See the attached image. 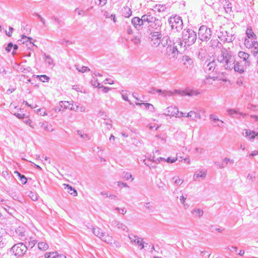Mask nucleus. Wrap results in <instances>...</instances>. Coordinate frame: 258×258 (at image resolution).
<instances>
[{
    "mask_svg": "<svg viewBox=\"0 0 258 258\" xmlns=\"http://www.w3.org/2000/svg\"><path fill=\"white\" fill-rule=\"evenodd\" d=\"M206 175V170L202 169L201 171H196L194 174V177H205Z\"/></svg>",
    "mask_w": 258,
    "mask_h": 258,
    "instance_id": "35",
    "label": "nucleus"
},
{
    "mask_svg": "<svg viewBox=\"0 0 258 258\" xmlns=\"http://www.w3.org/2000/svg\"><path fill=\"white\" fill-rule=\"evenodd\" d=\"M234 69L235 72L239 74H243L244 72V67L243 65L241 64V62L235 60L234 63L232 65V69Z\"/></svg>",
    "mask_w": 258,
    "mask_h": 258,
    "instance_id": "18",
    "label": "nucleus"
},
{
    "mask_svg": "<svg viewBox=\"0 0 258 258\" xmlns=\"http://www.w3.org/2000/svg\"><path fill=\"white\" fill-rule=\"evenodd\" d=\"M63 186H64V188L66 189L70 195H73L74 196H77V191L74 187L67 184H63Z\"/></svg>",
    "mask_w": 258,
    "mask_h": 258,
    "instance_id": "27",
    "label": "nucleus"
},
{
    "mask_svg": "<svg viewBox=\"0 0 258 258\" xmlns=\"http://www.w3.org/2000/svg\"><path fill=\"white\" fill-rule=\"evenodd\" d=\"M251 53L254 56H256L258 54V46H253L252 48Z\"/></svg>",
    "mask_w": 258,
    "mask_h": 258,
    "instance_id": "55",
    "label": "nucleus"
},
{
    "mask_svg": "<svg viewBox=\"0 0 258 258\" xmlns=\"http://www.w3.org/2000/svg\"><path fill=\"white\" fill-rule=\"evenodd\" d=\"M182 60L184 61V63L187 62L189 65L193 63L192 59L190 58V57L187 55H184L183 56Z\"/></svg>",
    "mask_w": 258,
    "mask_h": 258,
    "instance_id": "44",
    "label": "nucleus"
},
{
    "mask_svg": "<svg viewBox=\"0 0 258 258\" xmlns=\"http://www.w3.org/2000/svg\"><path fill=\"white\" fill-rule=\"evenodd\" d=\"M58 43L61 45L67 46L69 44H71V42L66 39H61L58 41Z\"/></svg>",
    "mask_w": 258,
    "mask_h": 258,
    "instance_id": "49",
    "label": "nucleus"
},
{
    "mask_svg": "<svg viewBox=\"0 0 258 258\" xmlns=\"http://www.w3.org/2000/svg\"><path fill=\"white\" fill-rule=\"evenodd\" d=\"M168 22L172 30H175L177 32H180L183 28V21L181 17L175 15L169 18Z\"/></svg>",
    "mask_w": 258,
    "mask_h": 258,
    "instance_id": "4",
    "label": "nucleus"
},
{
    "mask_svg": "<svg viewBox=\"0 0 258 258\" xmlns=\"http://www.w3.org/2000/svg\"><path fill=\"white\" fill-rule=\"evenodd\" d=\"M228 114L232 117L239 118L241 116H244L246 115L245 113L238 112L237 110L234 109H228L227 110Z\"/></svg>",
    "mask_w": 258,
    "mask_h": 258,
    "instance_id": "19",
    "label": "nucleus"
},
{
    "mask_svg": "<svg viewBox=\"0 0 258 258\" xmlns=\"http://www.w3.org/2000/svg\"><path fill=\"white\" fill-rule=\"evenodd\" d=\"M129 238L132 242H134L136 245L140 246L141 249H143L144 248L145 246L144 244V242L142 241V240H140L141 238H140L138 236L133 235L132 236H129Z\"/></svg>",
    "mask_w": 258,
    "mask_h": 258,
    "instance_id": "20",
    "label": "nucleus"
},
{
    "mask_svg": "<svg viewBox=\"0 0 258 258\" xmlns=\"http://www.w3.org/2000/svg\"><path fill=\"white\" fill-rule=\"evenodd\" d=\"M121 177H132V175L131 173L128 172L123 171L122 173Z\"/></svg>",
    "mask_w": 258,
    "mask_h": 258,
    "instance_id": "62",
    "label": "nucleus"
},
{
    "mask_svg": "<svg viewBox=\"0 0 258 258\" xmlns=\"http://www.w3.org/2000/svg\"><path fill=\"white\" fill-rule=\"evenodd\" d=\"M28 25L25 23H22L21 24V28L26 31V33L28 34L30 32L31 29L27 27Z\"/></svg>",
    "mask_w": 258,
    "mask_h": 258,
    "instance_id": "48",
    "label": "nucleus"
},
{
    "mask_svg": "<svg viewBox=\"0 0 258 258\" xmlns=\"http://www.w3.org/2000/svg\"><path fill=\"white\" fill-rule=\"evenodd\" d=\"M156 92L159 93V94H162L164 96H171L173 95L174 94H181V92L180 90H175L174 92L169 91H163L161 89H156Z\"/></svg>",
    "mask_w": 258,
    "mask_h": 258,
    "instance_id": "17",
    "label": "nucleus"
},
{
    "mask_svg": "<svg viewBox=\"0 0 258 258\" xmlns=\"http://www.w3.org/2000/svg\"><path fill=\"white\" fill-rule=\"evenodd\" d=\"M60 104L63 105L64 109H70L71 110L77 111L78 109V105L73 101H60Z\"/></svg>",
    "mask_w": 258,
    "mask_h": 258,
    "instance_id": "10",
    "label": "nucleus"
},
{
    "mask_svg": "<svg viewBox=\"0 0 258 258\" xmlns=\"http://www.w3.org/2000/svg\"><path fill=\"white\" fill-rule=\"evenodd\" d=\"M102 237L100 239L104 241L105 242L108 244H112L113 241V237L111 236H110L108 234L103 232V234H102Z\"/></svg>",
    "mask_w": 258,
    "mask_h": 258,
    "instance_id": "29",
    "label": "nucleus"
},
{
    "mask_svg": "<svg viewBox=\"0 0 258 258\" xmlns=\"http://www.w3.org/2000/svg\"><path fill=\"white\" fill-rule=\"evenodd\" d=\"M177 160V158H172L170 157H168L166 159V162L169 163H172L175 162Z\"/></svg>",
    "mask_w": 258,
    "mask_h": 258,
    "instance_id": "63",
    "label": "nucleus"
},
{
    "mask_svg": "<svg viewBox=\"0 0 258 258\" xmlns=\"http://www.w3.org/2000/svg\"><path fill=\"white\" fill-rule=\"evenodd\" d=\"M50 18L51 20L56 22L58 25H60L61 23L62 22V21L58 17L55 16H52Z\"/></svg>",
    "mask_w": 258,
    "mask_h": 258,
    "instance_id": "64",
    "label": "nucleus"
},
{
    "mask_svg": "<svg viewBox=\"0 0 258 258\" xmlns=\"http://www.w3.org/2000/svg\"><path fill=\"white\" fill-rule=\"evenodd\" d=\"M244 135V133H243ZM245 136L249 139L253 140L257 135L254 131H251L250 130H246L244 133Z\"/></svg>",
    "mask_w": 258,
    "mask_h": 258,
    "instance_id": "30",
    "label": "nucleus"
},
{
    "mask_svg": "<svg viewBox=\"0 0 258 258\" xmlns=\"http://www.w3.org/2000/svg\"><path fill=\"white\" fill-rule=\"evenodd\" d=\"M145 207L150 212H154V209L153 207L151 206V203L150 202H147L145 204Z\"/></svg>",
    "mask_w": 258,
    "mask_h": 258,
    "instance_id": "51",
    "label": "nucleus"
},
{
    "mask_svg": "<svg viewBox=\"0 0 258 258\" xmlns=\"http://www.w3.org/2000/svg\"><path fill=\"white\" fill-rule=\"evenodd\" d=\"M245 34L246 37L244 39H248V40L250 39H255L257 38V37L255 33L253 32L251 26L247 27Z\"/></svg>",
    "mask_w": 258,
    "mask_h": 258,
    "instance_id": "22",
    "label": "nucleus"
},
{
    "mask_svg": "<svg viewBox=\"0 0 258 258\" xmlns=\"http://www.w3.org/2000/svg\"><path fill=\"white\" fill-rule=\"evenodd\" d=\"M244 45L248 49L252 48L253 46H258V42L257 38L255 39H244Z\"/></svg>",
    "mask_w": 258,
    "mask_h": 258,
    "instance_id": "21",
    "label": "nucleus"
},
{
    "mask_svg": "<svg viewBox=\"0 0 258 258\" xmlns=\"http://www.w3.org/2000/svg\"><path fill=\"white\" fill-rule=\"evenodd\" d=\"M151 158H152V159L150 158L149 160H144L143 162L144 164L150 168H155V166L153 164L155 163L152 160V157H151Z\"/></svg>",
    "mask_w": 258,
    "mask_h": 258,
    "instance_id": "37",
    "label": "nucleus"
},
{
    "mask_svg": "<svg viewBox=\"0 0 258 258\" xmlns=\"http://www.w3.org/2000/svg\"><path fill=\"white\" fill-rule=\"evenodd\" d=\"M98 3L97 2H96V4L97 5H98V6H100L101 7L105 6L107 2V0H98Z\"/></svg>",
    "mask_w": 258,
    "mask_h": 258,
    "instance_id": "58",
    "label": "nucleus"
},
{
    "mask_svg": "<svg viewBox=\"0 0 258 258\" xmlns=\"http://www.w3.org/2000/svg\"><path fill=\"white\" fill-rule=\"evenodd\" d=\"M162 25V23L160 20L155 17V20H153L148 25L149 30L151 31L150 28L154 30H159Z\"/></svg>",
    "mask_w": 258,
    "mask_h": 258,
    "instance_id": "12",
    "label": "nucleus"
},
{
    "mask_svg": "<svg viewBox=\"0 0 258 258\" xmlns=\"http://www.w3.org/2000/svg\"><path fill=\"white\" fill-rule=\"evenodd\" d=\"M169 40V37L167 36H164L163 38H161V42L160 43L163 47H165L167 45L168 46V42Z\"/></svg>",
    "mask_w": 258,
    "mask_h": 258,
    "instance_id": "40",
    "label": "nucleus"
},
{
    "mask_svg": "<svg viewBox=\"0 0 258 258\" xmlns=\"http://www.w3.org/2000/svg\"><path fill=\"white\" fill-rule=\"evenodd\" d=\"M136 105L137 106H140L142 107L143 106L145 107V109L147 110H149L151 112H153L154 111V106L150 103H140V102H136Z\"/></svg>",
    "mask_w": 258,
    "mask_h": 258,
    "instance_id": "25",
    "label": "nucleus"
},
{
    "mask_svg": "<svg viewBox=\"0 0 258 258\" xmlns=\"http://www.w3.org/2000/svg\"><path fill=\"white\" fill-rule=\"evenodd\" d=\"M191 213L193 214H195V216H197L198 217H201L203 215V211L200 209H194Z\"/></svg>",
    "mask_w": 258,
    "mask_h": 258,
    "instance_id": "39",
    "label": "nucleus"
},
{
    "mask_svg": "<svg viewBox=\"0 0 258 258\" xmlns=\"http://www.w3.org/2000/svg\"><path fill=\"white\" fill-rule=\"evenodd\" d=\"M93 234L99 237V238H102V234H103V230L98 227H93L92 229Z\"/></svg>",
    "mask_w": 258,
    "mask_h": 258,
    "instance_id": "32",
    "label": "nucleus"
},
{
    "mask_svg": "<svg viewBox=\"0 0 258 258\" xmlns=\"http://www.w3.org/2000/svg\"><path fill=\"white\" fill-rule=\"evenodd\" d=\"M111 225L123 231L127 232L128 230L127 227L125 224L117 220H113L111 223Z\"/></svg>",
    "mask_w": 258,
    "mask_h": 258,
    "instance_id": "14",
    "label": "nucleus"
},
{
    "mask_svg": "<svg viewBox=\"0 0 258 258\" xmlns=\"http://www.w3.org/2000/svg\"><path fill=\"white\" fill-rule=\"evenodd\" d=\"M218 36V38L224 42H231L235 38L233 35L230 34L227 31L223 30L219 33Z\"/></svg>",
    "mask_w": 258,
    "mask_h": 258,
    "instance_id": "7",
    "label": "nucleus"
},
{
    "mask_svg": "<svg viewBox=\"0 0 258 258\" xmlns=\"http://www.w3.org/2000/svg\"><path fill=\"white\" fill-rule=\"evenodd\" d=\"M29 69H30V68L26 69V68H24L22 66H21L20 64L19 65L18 69H19V71L21 72L27 73V72H29Z\"/></svg>",
    "mask_w": 258,
    "mask_h": 258,
    "instance_id": "60",
    "label": "nucleus"
},
{
    "mask_svg": "<svg viewBox=\"0 0 258 258\" xmlns=\"http://www.w3.org/2000/svg\"><path fill=\"white\" fill-rule=\"evenodd\" d=\"M217 61L224 69L232 70V65L235 62V57L229 48L222 47L220 54L217 56Z\"/></svg>",
    "mask_w": 258,
    "mask_h": 258,
    "instance_id": "1",
    "label": "nucleus"
},
{
    "mask_svg": "<svg viewBox=\"0 0 258 258\" xmlns=\"http://www.w3.org/2000/svg\"><path fill=\"white\" fill-rule=\"evenodd\" d=\"M90 83L94 87L99 88L100 86V83L98 82V80L94 78L93 79H92Z\"/></svg>",
    "mask_w": 258,
    "mask_h": 258,
    "instance_id": "45",
    "label": "nucleus"
},
{
    "mask_svg": "<svg viewBox=\"0 0 258 258\" xmlns=\"http://www.w3.org/2000/svg\"><path fill=\"white\" fill-rule=\"evenodd\" d=\"M36 242H37V241L36 240L32 239L31 238L30 240L28 242V245L27 246L28 248L29 247L31 248H32L35 245Z\"/></svg>",
    "mask_w": 258,
    "mask_h": 258,
    "instance_id": "56",
    "label": "nucleus"
},
{
    "mask_svg": "<svg viewBox=\"0 0 258 258\" xmlns=\"http://www.w3.org/2000/svg\"><path fill=\"white\" fill-rule=\"evenodd\" d=\"M102 237L100 239L104 241L105 242L108 244H112L113 241V237L111 236H110L108 234L103 232V234H102Z\"/></svg>",
    "mask_w": 258,
    "mask_h": 258,
    "instance_id": "28",
    "label": "nucleus"
},
{
    "mask_svg": "<svg viewBox=\"0 0 258 258\" xmlns=\"http://www.w3.org/2000/svg\"><path fill=\"white\" fill-rule=\"evenodd\" d=\"M114 210L118 211L122 215H124L126 213V210L124 208L120 209L118 207H116L114 209Z\"/></svg>",
    "mask_w": 258,
    "mask_h": 258,
    "instance_id": "59",
    "label": "nucleus"
},
{
    "mask_svg": "<svg viewBox=\"0 0 258 258\" xmlns=\"http://www.w3.org/2000/svg\"><path fill=\"white\" fill-rule=\"evenodd\" d=\"M178 51L176 46L168 45L166 48V54L170 59L176 58Z\"/></svg>",
    "mask_w": 258,
    "mask_h": 258,
    "instance_id": "9",
    "label": "nucleus"
},
{
    "mask_svg": "<svg viewBox=\"0 0 258 258\" xmlns=\"http://www.w3.org/2000/svg\"><path fill=\"white\" fill-rule=\"evenodd\" d=\"M28 249L27 246L23 242H19L14 244L11 248L10 252L15 256L20 257L23 256Z\"/></svg>",
    "mask_w": 258,
    "mask_h": 258,
    "instance_id": "5",
    "label": "nucleus"
},
{
    "mask_svg": "<svg viewBox=\"0 0 258 258\" xmlns=\"http://www.w3.org/2000/svg\"><path fill=\"white\" fill-rule=\"evenodd\" d=\"M195 113L196 112L194 111H190V112L187 113L186 116L188 118H190L191 120H194L196 119Z\"/></svg>",
    "mask_w": 258,
    "mask_h": 258,
    "instance_id": "47",
    "label": "nucleus"
},
{
    "mask_svg": "<svg viewBox=\"0 0 258 258\" xmlns=\"http://www.w3.org/2000/svg\"><path fill=\"white\" fill-rule=\"evenodd\" d=\"M15 233L20 240H24L26 239V231L24 227L19 226L15 230Z\"/></svg>",
    "mask_w": 258,
    "mask_h": 258,
    "instance_id": "13",
    "label": "nucleus"
},
{
    "mask_svg": "<svg viewBox=\"0 0 258 258\" xmlns=\"http://www.w3.org/2000/svg\"><path fill=\"white\" fill-rule=\"evenodd\" d=\"M140 18L138 17H135L132 19V24L134 27L137 30H139V24Z\"/></svg>",
    "mask_w": 258,
    "mask_h": 258,
    "instance_id": "33",
    "label": "nucleus"
},
{
    "mask_svg": "<svg viewBox=\"0 0 258 258\" xmlns=\"http://www.w3.org/2000/svg\"><path fill=\"white\" fill-rule=\"evenodd\" d=\"M183 180L182 179V178H178V179H176L173 182L174 183V184L175 185L178 186V185H181L183 183Z\"/></svg>",
    "mask_w": 258,
    "mask_h": 258,
    "instance_id": "57",
    "label": "nucleus"
},
{
    "mask_svg": "<svg viewBox=\"0 0 258 258\" xmlns=\"http://www.w3.org/2000/svg\"><path fill=\"white\" fill-rule=\"evenodd\" d=\"M22 39L23 40V41L22 43L23 44L26 43V45L29 49H32V47L36 46L32 42V38L31 37H27L25 35H22Z\"/></svg>",
    "mask_w": 258,
    "mask_h": 258,
    "instance_id": "16",
    "label": "nucleus"
},
{
    "mask_svg": "<svg viewBox=\"0 0 258 258\" xmlns=\"http://www.w3.org/2000/svg\"><path fill=\"white\" fill-rule=\"evenodd\" d=\"M75 12H78V15L83 17L86 16V11L83 10H79V8H76L75 10Z\"/></svg>",
    "mask_w": 258,
    "mask_h": 258,
    "instance_id": "50",
    "label": "nucleus"
},
{
    "mask_svg": "<svg viewBox=\"0 0 258 258\" xmlns=\"http://www.w3.org/2000/svg\"><path fill=\"white\" fill-rule=\"evenodd\" d=\"M7 241L6 238H4L2 236L0 237V248H3L6 244Z\"/></svg>",
    "mask_w": 258,
    "mask_h": 258,
    "instance_id": "53",
    "label": "nucleus"
},
{
    "mask_svg": "<svg viewBox=\"0 0 258 258\" xmlns=\"http://www.w3.org/2000/svg\"><path fill=\"white\" fill-rule=\"evenodd\" d=\"M44 56L45 61L46 63H48L49 65H51L53 64V59L49 55H47L45 54Z\"/></svg>",
    "mask_w": 258,
    "mask_h": 258,
    "instance_id": "46",
    "label": "nucleus"
},
{
    "mask_svg": "<svg viewBox=\"0 0 258 258\" xmlns=\"http://www.w3.org/2000/svg\"><path fill=\"white\" fill-rule=\"evenodd\" d=\"M181 94H180V95L181 96H183L185 94V93H184V91H181ZM199 94V92H198L197 91H195V90H190L189 91H188L186 94V95H188V96H194V95H197L198 94Z\"/></svg>",
    "mask_w": 258,
    "mask_h": 258,
    "instance_id": "42",
    "label": "nucleus"
},
{
    "mask_svg": "<svg viewBox=\"0 0 258 258\" xmlns=\"http://www.w3.org/2000/svg\"><path fill=\"white\" fill-rule=\"evenodd\" d=\"M141 18H142V20H143V21H144L145 23L147 22L148 25H149L153 20H155V17L151 16L149 15H144Z\"/></svg>",
    "mask_w": 258,
    "mask_h": 258,
    "instance_id": "34",
    "label": "nucleus"
},
{
    "mask_svg": "<svg viewBox=\"0 0 258 258\" xmlns=\"http://www.w3.org/2000/svg\"><path fill=\"white\" fill-rule=\"evenodd\" d=\"M179 110L177 107L174 106H170L168 107L166 109V112L164 113L166 116H174L179 113Z\"/></svg>",
    "mask_w": 258,
    "mask_h": 258,
    "instance_id": "11",
    "label": "nucleus"
},
{
    "mask_svg": "<svg viewBox=\"0 0 258 258\" xmlns=\"http://www.w3.org/2000/svg\"><path fill=\"white\" fill-rule=\"evenodd\" d=\"M37 78H38L42 82H48L50 80V78L45 75H38Z\"/></svg>",
    "mask_w": 258,
    "mask_h": 258,
    "instance_id": "41",
    "label": "nucleus"
},
{
    "mask_svg": "<svg viewBox=\"0 0 258 258\" xmlns=\"http://www.w3.org/2000/svg\"><path fill=\"white\" fill-rule=\"evenodd\" d=\"M226 3L224 5V8L226 13H229L231 11L232 7H231V4L228 1H227V0H225Z\"/></svg>",
    "mask_w": 258,
    "mask_h": 258,
    "instance_id": "43",
    "label": "nucleus"
},
{
    "mask_svg": "<svg viewBox=\"0 0 258 258\" xmlns=\"http://www.w3.org/2000/svg\"><path fill=\"white\" fill-rule=\"evenodd\" d=\"M198 36L199 39L203 41H207L211 37L212 31L208 27L203 25L199 29Z\"/></svg>",
    "mask_w": 258,
    "mask_h": 258,
    "instance_id": "6",
    "label": "nucleus"
},
{
    "mask_svg": "<svg viewBox=\"0 0 258 258\" xmlns=\"http://www.w3.org/2000/svg\"><path fill=\"white\" fill-rule=\"evenodd\" d=\"M204 69L206 73L210 74L213 73L212 76H209V78L213 79L214 81L216 80L219 77L221 72V70L218 68L217 62L215 60L209 62L207 64H205L204 67Z\"/></svg>",
    "mask_w": 258,
    "mask_h": 258,
    "instance_id": "2",
    "label": "nucleus"
},
{
    "mask_svg": "<svg viewBox=\"0 0 258 258\" xmlns=\"http://www.w3.org/2000/svg\"><path fill=\"white\" fill-rule=\"evenodd\" d=\"M120 13L121 15L125 18H130L132 15V11L131 8H130L127 6L123 7L121 8L120 10Z\"/></svg>",
    "mask_w": 258,
    "mask_h": 258,
    "instance_id": "23",
    "label": "nucleus"
},
{
    "mask_svg": "<svg viewBox=\"0 0 258 258\" xmlns=\"http://www.w3.org/2000/svg\"><path fill=\"white\" fill-rule=\"evenodd\" d=\"M204 51V50L201 49V51H198V52H197V54L199 59H202L204 57H205V53Z\"/></svg>",
    "mask_w": 258,
    "mask_h": 258,
    "instance_id": "52",
    "label": "nucleus"
},
{
    "mask_svg": "<svg viewBox=\"0 0 258 258\" xmlns=\"http://www.w3.org/2000/svg\"><path fill=\"white\" fill-rule=\"evenodd\" d=\"M197 38V33L190 29H185L182 31V39L185 45L190 46L196 42Z\"/></svg>",
    "mask_w": 258,
    "mask_h": 258,
    "instance_id": "3",
    "label": "nucleus"
},
{
    "mask_svg": "<svg viewBox=\"0 0 258 258\" xmlns=\"http://www.w3.org/2000/svg\"><path fill=\"white\" fill-rule=\"evenodd\" d=\"M216 165L219 168H224L225 167H229V165L228 161H227V158H225L223 159L222 162H218L216 163Z\"/></svg>",
    "mask_w": 258,
    "mask_h": 258,
    "instance_id": "31",
    "label": "nucleus"
},
{
    "mask_svg": "<svg viewBox=\"0 0 258 258\" xmlns=\"http://www.w3.org/2000/svg\"><path fill=\"white\" fill-rule=\"evenodd\" d=\"M150 38L151 39L152 45L157 47L160 44L161 34L160 32H153L151 31Z\"/></svg>",
    "mask_w": 258,
    "mask_h": 258,
    "instance_id": "8",
    "label": "nucleus"
},
{
    "mask_svg": "<svg viewBox=\"0 0 258 258\" xmlns=\"http://www.w3.org/2000/svg\"><path fill=\"white\" fill-rule=\"evenodd\" d=\"M13 46V43L9 42L7 46L6 47L5 49L8 52H10L11 51V49H12Z\"/></svg>",
    "mask_w": 258,
    "mask_h": 258,
    "instance_id": "61",
    "label": "nucleus"
},
{
    "mask_svg": "<svg viewBox=\"0 0 258 258\" xmlns=\"http://www.w3.org/2000/svg\"><path fill=\"white\" fill-rule=\"evenodd\" d=\"M62 108L63 109V105L60 104V101L59 102V105L57 106H56L53 109L55 112H59L62 111Z\"/></svg>",
    "mask_w": 258,
    "mask_h": 258,
    "instance_id": "54",
    "label": "nucleus"
},
{
    "mask_svg": "<svg viewBox=\"0 0 258 258\" xmlns=\"http://www.w3.org/2000/svg\"><path fill=\"white\" fill-rule=\"evenodd\" d=\"M38 247L42 250H46L49 246L47 243L44 242H40L38 243Z\"/></svg>",
    "mask_w": 258,
    "mask_h": 258,
    "instance_id": "36",
    "label": "nucleus"
},
{
    "mask_svg": "<svg viewBox=\"0 0 258 258\" xmlns=\"http://www.w3.org/2000/svg\"><path fill=\"white\" fill-rule=\"evenodd\" d=\"M45 258H67L66 256L63 254L59 253L55 251L53 252H46L45 254Z\"/></svg>",
    "mask_w": 258,
    "mask_h": 258,
    "instance_id": "24",
    "label": "nucleus"
},
{
    "mask_svg": "<svg viewBox=\"0 0 258 258\" xmlns=\"http://www.w3.org/2000/svg\"><path fill=\"white\" fill-rule=\"evenodd\" d=\"M75 67L76 69L79 72L81 73H84L87 72V71H90V70L86 66H80L79 64H76Z\"/></svg>",
    "mask_w": 258,
    "mask_h": 258,
    "instance_id": "38",
    "label": "nucleus"
},
{
    "mask_svg": "<svg viewBox=\"0 0 258 258\" xmlns=\"http://www.w3.org/2000/svg\"><path fill=\"white\" fill-rule=\"evenodd\" d=\"M238 56L244 62V65L245 66H249L250 62L248 59L249 54L245 52L240 51L238 53Z\"/></svg>",
    "mask_w": 258,
    "mask_h": 258,
    "instance_id": "15",
    "label": "nucleus"
},
{
    "mask_svg": "<svg viewBox=\"0 0 258 258\" xmlns=\"http://www.w3.org/2000/svg\"><path fill=\"white\" fill-rule=\"evenodd\" d=\"M209 118L210 119H211L213 123H216L217 122H220L221 124H217L216 126L221 128L223 127L224 122L222 120L219 119L215 114H210ZM214 126H216V125H214Z\"/></svg>",
    "mask_w": 258,
    "mask_h": 258,
    "instance_id": "26",
    "label": "nucleus"
}]
</instances>
